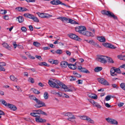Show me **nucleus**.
I'll return each mask as SVG.
<instances>
[{
	"label": "nucleus",
	"mask_w": 125,
	"mask_h": 125,
	"mask_svg": "<svg viewBox=\"0 0 125 125\" xmlns=\"http://www.w3.org/2000/svg\"><path fill=\"white\" fill-rule=\"evenodd\" d=\"M43 50H46L50 49V48L49 47H44L42 48Z\"/></svg>",
	"instance_id": "62"
},
{
	"label": "nucleus",
	"mask_w": 125,
	"mask_h": 125,
	"mask_svg": "<svg viewBox=\"0 0 125 125\" xmlns=\"http://www.w3.org/2000/svg\"><path fill=\"white\" fill-rule=\"evenodd\" d=\"M13 45L14 48L15 49L16 48L17 46V45L16 43V42H14L13 43Z\"/></svg>",
	"instance_id": "63"
},
{
	"label": "nucleus",
	"mask_w": 125,
	"mask_h": 125,
	"mask_svg": "<svg viewBox=\"0 0 125 125\" xmlns=\"http://www.w3.org/2000/svg\"><path fill=\"white\" fill-rule=\"evenodd\" d=\"M50 3L53 5H57L59 4L63 5L67 7H70L69 6L66 5L65 4L62 3L59 0H53L51 1Z\"/></svg>",
	"instance_id": "5"
},
{
	"label": "nucleus",
	"mask_w": 125,
	"mask_h": 125,
	"mask_svg": "<svg viewBox=\"0 0 125 125\" xmlns=\"http://www.w3.org/2000/svg\"><path fill=\"white\" fill-rule=\"evenodd\" d=\"M32 19L34 21L36 22H39V20L38 18L33 15Z\"/></svg>",
	"instance_id": "34"
},
{
	"label": "nucleus",
	"mask_w": 125,
	"mask_h": 125,
	"mask_svg": "<svg viewBox=\"0 0 125 125\" xmlns=\"http://www.w3.org/2000/svg\"><path fill=\"white\" fill-rule=\"evenodd\" d=\"M16 9L18 11L22 12V7H17L16 8Z\"/></svg>",
	"instance_id": "47"
},
{
	"label": "nucleus",
	"mask_w": 125,
	"mask_h": 125,
	"mask_svg": "<svg viewBox=\"0 0 125 125\" xmlns=\"http://www.w3.org/2000/svg\"><path fill=\"white\" fill-rule=\"evenodd\" d=\"M7 106L13 111L16 110L17 109V108L15 106L11 104H8Z\"/></svg>",
	"instance_id": "16"
},
{
	"label": "nucleus",
	"mask_w": 125,
	"mask_h": 125,
	"mask_svg": "<svg viewBox=\"0 0 125 125\" xmlns=\"http://www.w3.org/2000/svg\"><path fill=\"white\" fill-rule=\"evenodd\" d=\"M89 43L93 45H94V42L93 40L89 41Z\"/></svg>",
	"instance_id": "61"
},
{
	"label": "nucleus",
	"mask_w": 125,
	"mask_h": 125,
	"mask_svg": "<svg viewBox=\"0 0 125 125\" xmlns=\"http://www.w3.org/2000/svg\"><path fill=\"white\" fill-rule=\"evenodd\" d=\"M49 95L47 92H45L44 94L43 97L45 99H47L48 98Z\"/></svg>",
	"instance_id": "35"
},
{
	"label": "nucleus",
	"mask_w": 125,
	"mask_h": 125,
	"mask_svg": "<svg viewBox=\"0 0 125 125\" xmlns=\"http://www.w3.org/2000/svg\"><path fill=\"white\" fill-rule=\"evenodd\" d=\"M28 81L32 83H33L34 82V79L32 78H29L28 80Z\"/></svg>",
	"instance_id": "44"
},
{
	"label": "nucleus",
	"mask_w": 125,
	"mask_h": 125,
	"mask_svg": "<svg viewBox=\"0 0 125 125\" xmlns=\"http://www.w3.org/2000/svg\"><path fill=\"white\" fill-rule=\"evenodd\" d=\"M31 90L35 94H38L40 93V92L38 91L37 90L34 88H32Z\"/></svg>",
	"instance_id": "31"
},
{
	"label": "nucleus",
	"mask_w": 125,
	"mask_h": 125,
	"mask_svg": "<svg viewBox=\"0 0 125 125\" xmlns=\"http://www.w3.org/2000/svg\"><path fill=\"white\" fill-rule=\"evenodd\" d=\"M104 45L107 47L112 49H115L116 48V47H115L114 45L110 43H105L104 44Z\"/></svg>",
	"instance_id": "15"
},
{
	"label": "nucleus",
	"mask_w": 125,
	"mask_h": 125,
	"mask_svg": "<svg viewBox=\"0 0 125 125\" xmlns=\"http://www.w3.org/2000/svg\"><path fill=\"white\" fill-rule=\"evenodd\" d=\"M88 116L85 115L82 116L80 117V118L82 119L87 121Z\"/></svg>",
	"instance_id": "38"
},
{
	"label": "nucleus",
	"mask_w": 125,
	"mask_h": 125,
	"mask_svg": "<svg viewBox=\"0 0 125 125\" xmlns=\"http://www.w3.org/2000/svg\"><path fill=\"white\" fill-rule=\"evenodd\" d=\"M120 68H124L125 70V64H123L121 66Z\"/></svg>",
	"instance_id": "64"
},
{
	"label": "nucleus",
	"mask_w": 125,
	"mask_h": 125,
	"mask_svg": "<svg viewBox=\"0 0 125 125\" xmlns=\"http://www.w3.org/2000/svg\"><path fill=\"white\" fill-rule=\"evenodd\" d=\"M78 69L79 70L80 72H81L86 73H90V72L87 69L85 68L82 67L81 66H78Z\"/></svg>",
	"instance_id": "11"
},
{
	"label": "nucleus",
	"mask_w": 125,
	"mask_h": 125,
	"mask_svg": "<svg viewBox=\"0 0 125 125\" xmlns=\"http://www.w3.org/2000/svg\"><path fill=\"white\" fill-rule=\"evenodd\" d=\"M68 20V18L67 17H62V21H67Z\"/></svg>",
	"instance_id": "48"
},
{
	"label": "nucleus",
	"mask_w": 125,
	"mask_h": 125,
	"mask_svg": "<svg viewBox=\"0 0 125 125\" xmlns=\"http://www.w3.org/2000/svg\"><path fill=\"white\" fill-rule=\"evenodd\" d=\"M89 100V101L94 106L99 108H101V106L98 103L95 102L93 100L90 99Z\"/></svg>",
	"instance_id": "12"
},
{
	"label": "nucleus",
	"mask_w": 125,
	"mask_h": 125,
	"mask_svg": "<svg viewBox=\"0 0 125 125\" xmlns=\"http://www.w3.org/2000/svg\"><path fill=\"white\" fill-rule=\"evenodd\" d=\"M112 86L114 88H116L118 89V87L117 85L116 84H113L112 85Z\"/></svg>",
	"instance_id": "50"
},
{
	"label": "nucleus",
	"mask_w": 125,
	"mask_h": 125,
	"mask_svg": "<svg viewBox=\"0 0 125 125\" xmlns=\"http://www.w3.org/2000/svg\"><path fill=\"white\" fill-rule=\"evenodd\" d=\"M111 98V96L110 95H107L105 98V100L107 101L109 100Z\"/></svg>",
	"instance_id": "40"
},
{
	"label": "nucleus",
	"mask_w": 125,
	"mask_h": 125,
	"mask_svg": "<svg viewBox=\"0 0 125 125\" xmlns=\"http://www.w3.org/2000/svg\"><path fill=\"white\" fill-rule=\"evenodd\" d=\"M53 62V64L57 65L58 63L59 62L58 60H54Z\"/></svg>",
	"instance_id": "57"
},
{
	"label": "nucleus",
	"mask_w": 125,
	"mask_h": 125,
	"mask_svg": "<svg viewBox=\"0 0 125 125\" xmlns=\"http://www.w3.org/2000/svg\"><path fill=\"white\" fill-rule=\"evenodd\" d=\"M107 58H108V62L112 63H113L114 62V61L111 58L109 57H107Z\"/></svg>",
	"instance_id": "45"
},
{
	"label": "nucleus",
	"mask_w": 125,
	"mask_h": 125,
	"mask_svg": "<svg viewBox=\"0 0 125 125\" xmlns=\"http://www.w3.org/2000/svg\"><path fill=\"white\" fill-rule=\"evenodd\" d=\"M55 52L57 54H62V50L58 49L55 51Z\"/></svg>",
	"instance_id": "42"
},
{
	"label": "nucleus",
	"mask_w": 125,
	"mask_h": 125,
	"mask_svg": "<svg viewBox=\"0 0 125 125\" xmlns=\"http://www.w3.org/2000/svg\"><path fill=\"white\" fill-rule=\"evenodd\" d=\"M83 35H86L87 36H94V35L92 33L89 31H85L84 32Z\"/></svg>",
	"instance_id": "19"
},
{
	"label": "nucleus",
	"mask_w": 125,
	"mask_h": 125,
	"mask_svg": "<svg viewBox=\"0 0 125 125\" xmlns=\"http://www.w3.org/2000/svg\"><path fill=\"white\" fill-rule=\"evenodd\" d=\"M102 67H97L94 69V71L95 72H98L102 70Z\"/></svg>",
	"instance_id": "28"
},
{
	"label": "nucleus",
	"mask_w": 125,
	"mask_h": 125,
	"mask_svg": "<svg viewBox=\"0 0 125 125\" xmlns=\"http://www.w3.org/2000/svg\"><path fill=\"white\" fill-rule=\"evenodd\" d=\"M115 68L113 67L111 69L110 74L111 76H116L117 75V74L115 73Z\"/></svg>",
	"instance_id": "14"
},
{
	"label": "nucleus",
	"mask_w": 125,
	"mask_h": 125,
	"mask_svg": "<svg viewBox=\"0 0 125 125\" xmlns=\"http://www.w3.org/2000/svg\"><path fill=\"white\" fill-rule=\"evenodd\" d=\"M7 12L6 10H0V13L2 14H5Z\"/></svg>",
	"instance_id": "41"
},
{
	"label": "nucleus",
	"mask_w": 125,
	"mask_h": 125,
	"mask_svg": "<svg viewBox=\"0 0 125 125\" xmlns=\"http://www.w3.org/2000/svg\"><path fill=\"white\" fill-rule=\"evenodd\" d=\"M101 13L102 14L106 15L110 18H113L115 19H117V17L113 13L109 11L103 10L102 11Z\"/></svg>",
	"instance_id": "3"
},
{
	"label": "nucleus",
	"mask_w": 125,
	"mask_h": 125,
	"mask_svg": "<svg viewBox=\"0 0 125 125\" xmlns=\"http://www.w3.org/2000/svg\"><path fill=\"white\" fill-rule=\"evenodd\" d=\"M115 73H118L119 74L121 73V71L120 69L119 68L115 69Z\"/></svg>",
	"instance_id": "43"
},
{
	"label": "nucleus",
	"mask_w": 125,
	"mask_h": 125,
	"mask_svg": "<svg viewBox=\"0 0 125 125\" xmlns=\"http://www.w3.org/2000/svg\"><path fill=\"white\" fill-rule=\"evenodd\" d=\"M76 31L78 32L79 33L83 34L84 33L85 31L86 30V27L83 26H81L77 27H76L75 28Z\"/></svg>",
	"instance_id": "4"
},
{
	"label": "nucleus",
	"mask_w": 125,
	"mask_h": 125,
	"mask_svg": "<svg viewBox=\"0 0 125 125\" xmlns=\"http://www.w3.org/2000/svg\"><path fill=\"white\" fill-rule=\"evenodd\" d=\"M30 115L33 116L37 117L40 116L39 114H38L36 112L35 113H30Z\"/></svg>",
	"instance_id": "30"
},
{
	"label": "nucleus",
	"mask_w": 125,
	"mask_h": 125,
	"mask_svg": "<svg viewBox=\"0 0 125 125\" xmlns=\"http://www.w3.org/2000/svg\"><path fill=\"white\" fill-rule=\"evenodd\" d=\"M68 66L69 68L73 70L75 69L76 68V66L75 64H68Z\"/></svg>",
	"instance_id": "26"
},
{
	"label": "nucleus",
	"mask_w": 125,
	"mask_h": 125,
	"mask_svg": "<svg viewBox=\"0 0 125 125\" xmlns=\"http://www.w3.org/2000/svg\"><path fill=\"white\" fill-rule=\"evenodd\" d=\"M124 104V103H120L119 104H118V106L121 107Z\"/></svg>",
	"instance_id": "58"
},
{
	"label": "nucleus",
	"mask_w": 125,
	"mask_h": 125,
	"mask_svg": "<svg viewBox=\"0 0 125 125\" xmlns=\"http://www.w3.org/2000/svg\"><path fill=\"white\" fill-rule=\"evenodd\" d=\"M69 77L70 78V81H75L76 80V78L75 77L73 76H70Z\"/></svg>",
	"instance_id": "39"
},
{
	"label": "nucleus",
	"mask_w": 125,
	"mask_h": 125,
	"mask_svg": "<svg viewBox=\"0 0 125 125\" xmlns=\"http://www.w3.org/2000/svg\"><path fill=\"white\" fill-rule=\"evenodd\" d=\"M49 85L53 88H58L61 91L65 92H72L73 90L69 89L64 83L55 79H51L49 80Z\"/></svg>",
	"instance_id": "1"
},
{
	"label": "nucleus",
	"mask_w": 125,
	"mask_h": 125,
	"mask_svg": "<svg viewBox=\"0 0 125 125\" xmlns=\"http://www.w3.org/2000/svg\"><path fill=\"white\" fill-rule=\"evenodd\" d=\"M55 94H57L60 97H61L62 95V93L60 92L57 93H56Z\"/></svg>",
	"instance_id": "52"
},
{
	"label": "nucleus",
	"mask_w": 125,
	"mask_h": 125,
	"mask_svg": "<svg viewBox=\"0 0 125 125\" xmlns=\"http://www.w3.org/2000/svg\"><path fill=\"white\" fill-rule=\"evenodd\" d=\"M6 65V63L4 62H0V70L5 71V69L3 67Z\"/></svg>",
	"instance_id": "20"
},
{
	"label": "nucleus",
	"mask_w": 125,
	"mask_h": 125,
	"mask_svg": "<svg viewBox=\"0 0 125 125\" xmlns=\"http://www.w3.org/2000/svg\"><path fill=\"white\" fill-rule=\"evenodd\" d=\"M53 60H53V59H50L48 61H49V62H50V63H51L52 64H53Z\"/></svg>",
	"instance_id": "59"
},
{
	"label": "nucleus",
	"mask_w": 125,
	"mask_h": 125,
	"mask_svg": "<svg viewBox=\"0 0 125 125\" xmlns=\"http://www.w3.org/2000/svg\"><path fill=\"white\" fill-rule=\"evenodd\" d=\"M35 57L36 58L39 60H41L42 59V58H41V56H38L37 55H36L35 56Z\"/></svg>",
	"instance_id": "55"
},
{
	"label": "nucleus",
	"mask_w": 125,
	"mask_h": 125,
	"mask_svg": "<svg viewBox=\"0 0 125 125\" xmlns=\"http://www.w3.org/2000/svg\"><path fill=\"white\" fill-rule=\"evenodd\" d=\"M107 58V56H102L98 58V61L102 63H105L107 62L106 60Z\"/></svg>",
	"instance_id": "9"
},
{
	"label": "nucleus",
	"mask_w": 125,
	"mask_h": 125,
	"mask_svg": "<svg viewBox=\"0 0 125 125\" xmlns=\"http://www.w3.org/2000/svg\"><path fill=\"white\" fill-rule=\"evenodd\" d=\"M36 13L40 17L42 18H48L52 16V15H50L48 14L44 13H40L39 12H38Z\"/></svg>",
	"instance_id": "6"
},
{
	"label": "nucleus",
	"mask_w": 125,
	"mask_h": 125,
	"mask_svg": "<svg viewBox=\"0 0 125 125\" xmlns=\"http://www.w3.org/2000/svg\"><path fill=\"white\" fill-rule=\"evenodd\" d=\"M24 16L26 17L32 19L33 15L29 13H25L24 14Z\"/></svg>",
	"instance_id": "23"
},
{
	"label": "nucleus",
	"mask_w": 125,
	"mask_h": 125,
	"mask_svg": "<svg viewBox=\"0 0 125 125\" xmlns=\"http://www.w3.org/2000/svg\"><path fill=\"white\" fill-rule=\"evenodd\" d=\"M97 40L100 42H105V39L103 36H99L97 37Z\"/></svg>",
	"instance_id": "22"
},
{
	"label": "nucleus",
	"mask_w": 125,
	"mask_h": 125,
	"mask_svg": "<svg viewBox=\"0 0 125 125\" xmlns=\"http://www.w3.org/2000/svg\"><path fill=\"white\" fill-rule=\"evenodd\" d=\"M21 30L22 31L24 32H25L27 31L26 28L24 27H22L21 28Z\"/></svg>",
	"instance_id": "49"
},
{
	"label": "nucleus",
	"mask_w": 125,
	"mask_h": 125,
	"mask_svg": "<svg viewBox=\"0 0 125 125\" xmlns=\"http://www.w3.org/2000/svg\"><path fill=\"white\" fill-rule=\"evenodd\" d=\"M29 97L30 99L33 100L36 102L37 104L34 105L36 107L40 108L46 106L44 102L38 99L34 95H30Z\"/></svg>",
	"instance_id": "2"
},
{
	"label": "nucleus",
	"mask_w": 125,
	"mask_h": 125,
	"mask_svg": "<svg viewBox=\"0 0 125 125\" xmlns=\"http://www.w3.org/2000/svg\"><path fill=\"white\" fill-rule=\"evenodd\" d=\"M2 45L4 47L8 48L9 49H10V47L9 46V45L7 43H2Z\"/></svg>",
	"instance_id": "32"
},
{
	"label": "nucleus",
	"mask_w": 125,
	"mask_h": 125,
	"mask_svg": "<svg viewBox=\"0 0 125 125\" xmlns=\"http://www.w3.org/2000/svg\"><path fill=\"white\" fill-rule=\"evenodd\" d=\"M17 18L19 22L20 23L22 22L24 20V18L22 16H19L17 17Z\"/></svg>",
	"instance_id": "25"
},
{
	"label": "nucleus",
	"mask_w": 125,
	"mask_h": 125,
	"mask_svg": "<svg viewBox=\"0 0 125 125\" xmlns=\"http://www.w3.org/2000/svg\"><path fill=\"white\" fill-rule=\"evenodd\" d=\"M69 37L70 38L75 40L79 41L81 40V39L78 36L73 34H70L69 35Z\"/></svg>",
	"instance_id": "10"
},
{
	"label": "nucleus",
	"mask_w": 125,
	"mask_h": 125,
	"mask_svg": "<svg viewBox=\"0 0 125 125\" xmlns=\"http://www.w3.org/2000/svg\"><path fill=\"white\" fill-rule=\"evenodd\" d=\"M97 80L99 83L104 85L107 86L109 85L108 82L103 78L100 77L98 78Z\"/></svg>",
	"instance_id": "7"
},
{
	"label": "nucleus",
	"mask_w": 125,
	"mask_h": 125,
	"mask_svg": "<svg viewBox=\"0 0 125 125\" xmlns=\"http://www.w3.org/2000/svg\"><path fill=\"white\" fill-rule=\"evenodd\" d=\"M120 87L124 90L125 91V83H121L120 84Z\"/></svg>",
	"instance_id": "36"
},
{
	"label": "nucleus",
	"mask_w": 125,
	"mask_h": 125,
	"mask_svg": "<svg viewBox=\"0 0 125 125\" xmlns=\"http://www.w3.org/2000/svg\"><path fill=\"white\" fill-rule=\"evenodd\" d=\"M76 82L79 84H81L83 83V81L80 80H78L76 81Z\"/></svg>",
	"instance_id": "51"
},
{
	"label": "nucleus",
	"mask_w": 125,
	"mask_h": 125,
	"mask_svg": "<svg viewBox=\"0 0 125 125\" xmlns=\"http://www.w3.org/2000/svg\"><path fill=\"white\" fill-rule=\"evenodd\" d=\"M35 120L36 122L38 123H45L46 121V120L42 119L40 118V116L36 117Z\"/></svg>",
	"instance_id": "13"
},
{
	"label": "nucleus",
	"mask_w": 125,
	"mask_h": 125,
	"mask_svg": "<svg viewBox=\"0 0 125 125\" xmlns=\"http://www.w3.org/2000/svg\"><path fill=\"white\" fill-rule=\"evenodd\" d=\"M33 44L34 46L37 47H39L41 46L40 43L37 42H34Z\"/></svg>",
	"instance_id": "33"
},
{
	"label": "nucleus",
	"mask_w": 125,
	"mask_h": 125,
	"mask_svg": "<svg viewBox=\"0 0 125 125\" xmlns=\"http://www.w3.org/2000/svg\"><path fill=\"white\" fill-rule=\"evenodd\" d=\"M0 102L6 106H7L8 104L6 101L4 100H1Z\"/></svg>",
	"instance_id": "46"
},
{
	"label": "nucleus",
	"mask_w": 125,
	"mask_h": 125,
	"mask_svg": "<svg viewBox=\"0 0 125 125\" xmlns=\"http://www.w3.org/2000/svg\"><path fill=\"white\" fill-rule=\"evenodd\" d=\"M105 106L107 108H110L111 107V105L108 103H104Z\"/></svg>",
	"instance_id": "56"
},
{
	"label": "nucleus",
	"mask_w": 125,
	"mask_h": 125,
	"mask_svg": "<svg viewBox=\"0 0 125 125\" xmlns=\"http://www.w3.org/2000/svg\"><path fill=\"white\" fill-rule=\"evenodd\" d=\"M88 122L92 124H94V121L91 118H90L89 117L88 119L87 120V121Z\"/></svg>",
	"instance_id": "37"
},
{
	"label": "nucleus",
	"mask_w": 125,
	"mask_h": 125,
	"mask_svg": "<svg viewBox=\"0 0 125 125\" xmlns=\"http://www.w3.org/2000/svg\"><path fill=\"white\" fill-rule=\"evenodd\" d=\"M88 96L92 99H96L97 98V96L94 94L89 93L88 94Z\"/></svg>",
	"instance_id": "21"
},
{
	"label": "nucleus",
	"mask_w": 125,
	"mask_h": 125,
	"mask_svg": "<svg viewBox=\"0 0 125 125\" xmlns=\"http://www.w3.org/2000/svg\"><path fill=\"white\" fill-rule=\"evenodd\" d=\"M10 78L11 80L12 81L17 82V79L15 77L13 76H10Z\"/></svg>",
	"instance_id": "29"
},
{
	"label": "nucleus",
	"mask_w": 125,
	"mask_h": 125,
	"mask_svg": "<svg viewBox=\"0 0 125 125\" xmlns=\"http://www.w3.org/2000/svg\"><path fill=\"white\" fill-rule=\"evenodd\" d=\"M63 115L64 116H67L68 117V118L75 117L74 115H73L72 113L71 112L63 113Z\"/></svg>",
	"instance_id": "17"
},
{
	"label": "nucleus",
	"mask_w": 125,
	"mask_h": 125,
	"mask_svg": "<svg viewBox=\"0 0 125 125\" xmlns=\"http://www.w3.org/2000/svg\"><path fill=\"white\" fill-rule=\"evenodd\" d=\"M68 65V62L65 61H62L61 63V66L63 68H66Z\"/></svg>",
	"instance_id": "18"
},
{
	"label": "nucleus",
	"mask_w": 125,
	"mask_h": 125,
	"mask_svg": "<svg viewBox=\"0 0 125 125\" xmlns=\"http://www.w3.org/2000/svg\"><path fill=\"white\" fill-rule=\"evenodd\" d=\"M29 28L30 29V30L31 31H32L33 30V28L32 25H30L29 26Z\"/></svg>",
	"instance_id": "60"
},
{
	"label": "nucleus",
	"mask_w": 125,
	"mask_h": 125,
	"mask_svg": "<svg viewBox=\"0 0 125 125\" xmlns=\"http://www.w3.org/2000/svg\"><path fill=\"white\" fill-rule=\"evenodd\" d=\"M76 118V117H71L69 118H68L67 119L69 121H72V119H75Z\"/></svg>",
	"instance_id": "54"
},
{
	"label": "nucleus",
	"mask_w": 125,
	"mask_h": 125,
	"mask_svg": "<svg viewBox=\"0 0 125 125\" xmlns=\"http://www.w3.org/2000/svg\"><path fill=\"white\" fill-rule=\"evenodd\" d=\"M69 22L71 24H77L78 23L75 21L74 20H73L71 19H69Z\"/></svg>",
	"instance_id": "27"
},
{
	"label": "nucleus",
	"mask_w": 125,
	"mask_h": 125,
	"mask_svg": "<svg viewBox=\"0 0 125 125\" xmlns=\"http://www.w3.org/2000/svg\"><path fill=\"white\" fill-rule=\"evenodd\" d=\"M123 55H119L117 56L118 58L121 60H123Z\"/></svg>",
	"instance_id": "53"
},
{
	"label": "nucleus",
	"mask_w": 125,
	"mask_h": 125,
	"mask_svg": "<svg viewBox=\"0 0 125 125\" xmlns=\"http://www.w3.org/2000/svg\"><path fill=\"white\" fill-rule=\"evenodd\" d=\"M36 112L40 115V114H42L45 115H47L45 113L41 110H38L36 111Z\"/></svg>",
	"instance_id": "24"
},
{
	"label": "nucleus",
	"mask_w": 125,
	"mask_h": 125,
	"mask_svg": "<svg viewBox=\"0 0 125 125\" xmlns=\"http://www.w3.org/2000/svg\"><path fill=\"white\" fill-rule=\"evenodd\" d=\"M105 119L108 123L111 124L117 125L118 124L117 121L113 119L108 117L106 118Z\"/></svg>",
	"instance_id": "8"
}]
</instances>
